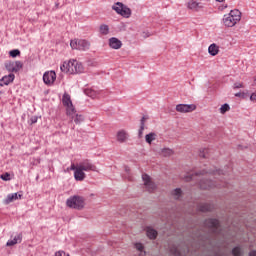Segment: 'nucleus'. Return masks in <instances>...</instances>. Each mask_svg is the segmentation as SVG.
Masks as SVG:
<instances>
[{"label":"nucleus","mask_w":256,"mask_h":256,"mask_svg":"<svg viewBox=\"0 0 256 256\" xmlns=\"http://www.w3.org/2000/svg\"><path fill=\"white\" fill-rule=\"evenodd\" d=\"M62 104L66 109L67 117L73 119V115H75V106L73 105V101L71 100V95L64 93L62 96Z\"/></svg>","instance_id":"obj_1"},{"label":"nucleus","mask_w":256,"mask_h":256,"mask_svg":"<svg viewBox=\"0 0 256 256\" xmlns=\"http://www.w3.org/2000/svg\"><path fill=\"white\" fill-rule=\"evenodd\" d=\"M66 205L70 209H83L85 207V199L81 196H73L66 201Z\"/></svg>","instance_id":"obj_2"},{"label":"nucleus","mask_w":256,"mask_h":256,"mask_svg":"<svg viewBox=\"0 0 256 256\" xmlns=\"http://www.w3.org/2000/svg\"><path fill=\"white\" fill-rule=\"evenodd\" d=\"M60 69L62 73H66L67 75H75L85 71V67H83V65H61Z\"/></svg>","instance_id":"obj_3"},{"label":"nucleus","mask_w":256,"mask_h":256,"mask_svg":"<svg viewBox=\"0 0 256 256\" xmlns=\"http://www.w3.org/2000/svg\"><path fill=\"white\" fill-rule=\"evenodd\" d=\"M70 47L78 51H88L89 47H91V43L83 39H74L70 41Z\"/></svg>","instance_id":"obj_4"},{"label":"nucleus","mask_w":256,"mask_h":256,"mask_svg":"<svg viewBox=\"0 0 256 256\" xmlns=\"http://www.w3.org/2000/svg\"><path fill=\"white\" fill-rule=\"evenodd\" d=\"M113 11H116L118 15L129 19L131 17V9L121 2H117L116 6H112Z\"/></svg>","instance_id":"obj_5"},{"label":"nucleus","mask_w":256,"mask_h":256,"mask_svg":"<svg viewBox=\"0 0 256 256\" xmlns=\"http://www.w3.org/2000/svg\"><path fill=\"white\" fill-rule=\"evenodd\" d=\"M199 186L201 189H214V187L221 189V187H227V183L222 182L221 184L215 185L211 180L203 178L200 180Z\"/></svg>","instance_id":"obj_6"},{"label":"nucleus","mask_w":256,"mask_h":256,"mask_svg":"<svg viewBox=\"0 0 256 256\" xmlns=\"http://www.w3.org/2000/svg\"><path fill=\"white\" fill-rule=\"evenodd\" d=\"M142 179H143L146 191H148L149 193H153V191L157 189V185L153 183L149 175L143 174Z\"/></svg>","instance_id":"obj_7"},{"label":"nucleus","mask_w":256,"mask_h":256,"mask_svg":"<svg viewBox=\"0 0 256 256\" xmlns=\"http://www.w3.org/2000/svg\"><path fill=\"white\" fill-rule=\"evenodd\" d=\"M197 109L195 104H178L176 105V111L178 113H193Z\"/></svg>","instance_id":"obj_8"},{"label":"nucleus","mask_w":256,"mask_h":256,"mask_svg":"<svg viewBox=\"0 0 256 256\" xmlns=\"http://www.w3.org/2000/svg\"><path fill=\"white\" fill-rule=\"evenodd\" d=\"M205 225L209 229H212L213 233L219 234V231H221L219 226V220L217 219H208L206 220Z\"/></svg>","instance_id":"obj_9"},{"label":"nucleus","mask_w":256,"mask_h":256,"mask_svg":"<svg viewBox=\"0 0 256 256\" xmlns=\"http://www.w3.org/2000/svg\"><path fill=\"white\" fill-rule=\"evenodd\" d=\"M56 79H57V74H55V71H49L43 75V81L46 85H53Z\"/></svg>","instance_id":"obj_10"},{"label":"nucleus","mask_w":256,"mask_h":256,"mask_svg":"<svg viewBox=\"0 0 256 256\" xmlns=\"http://www.w3.org/2000/svg\"><path fill=\"white\" fill-rule=\"evenodd\" d=\"M78 168L82 171H97V166L93 165L89 160L79 163Z\"/></svg>","instance_id":"obj_11"},{"label":"nucleus","mask_w":256,"mask_h":256,"mask_svg":"<svg viewBox=\"0 0 256 256\" xmlns=\"http://www.w3.org/2000/svg\"><path fill=\"white\" fill-rule=\"evenodd\" d=\"M239 21L235 20L233 16H230L229 14L224 15L223 23L225 27H235Z\"/></svg>","instance_id":"obj_12"},{"label":"nucleus","mask_w":256,"mask_h":256,"mask_svg":"<svg viewBox=\"0 0 256 256\" xmlns=\"http://www.w3.org/2000/svg\"><path fill=\"white\" fill-rule=\"evenodd\" d=\"M15 81V74L10 73L9 75L3 76L0 80V87H3L5 85H9Z\"/></svg>","instance_id":"obj_13"},{"label":"nucleus","mask_w":256,"mask_h":256,"mask_svg":"<svg viewBox=\"0 0 256 256\" xmlns=\"http://www.w3.org/2000/svg\"><path fill=\"white\" fill-rule=\"evenodd\" d=\"M22 197H23V194H19V193L8 194L6 199L4 200V205H9V203H13V201H17Z\"/></svg>","instance_id":"obj_14"},{"label":"nucleus","mask_w":256,"mask_h":256,"mask_svg":"<svg viewBox=\"0 0 256 256\" xmlns=\"http://www.w3.org/2000/svg\"><path fill=\"white\" fill-rule=\"evenodd\" d=\"M108 43L111 49H121V47L123 46V43L121 42V40L115 37L110 38Z\"/></svg>","instance_id":"obj_15"},{"label":"nucleus","mask_w":256,"mask_h":256,"mask_svg":"<svg viewBox=\"0 0 256 256\" xmlns=\"http://www.w3.org/2000/svg\"><path fill=\"white\" fill-rule=\"evenodd\" d=\"M85 95H87L88 97H91V99H99V95H101V91H96L93 88H87L84 91Z\"/></svg>","instance_id":"obj_16"},{"label":"nucleus","mask_w":256,"mask_h":256,"mask_svg":"<svg viewBox=\"0 0 256 256\" xmlns=\"http://www.w3.org/2000/svg\"><path fill=\"white\" fill-rule=\"evenodd\" d=\"M129 137V134L125 130H120L116 134V139L119 143H125Z\"/></svg>","instance_id":"obj_17"},{"label":"nucleus","mask_w":256,"mask_h":256,"mask_svg":"<svg viewBox=\"0 0 256 256\" xmlns=\"http://www.w3.org/2000/svg\"><path fill=\"white\" fill-rule=\"evenodd\" d=\"M84 170L80 169L79 167L74 172V179L76 181H83L86 177Z\"/></svg>","instance_id":"obj_18"},{"label":"nucleus","mask_w":256,"mask_h":256,"mask_svg":"<svg viewBox=\"0 0 256 256\" xmlns=\"http://www.w3.org/2000/svg\"><path fill=\"white\" fill-rule=\"evenodd\" d=\"M202 8H203V6L201 5V3L196 2L195 0H190L188 2V9H192L194 11H199Z\"/></svg>","instance_id":"obj_19"},{"label":"nucleus","mask_w":256,"mask_h":256,"mask_svg":"<svg viewBox=\"0 0 256 256\" xmlns=\"http://www.w3.org/2000/svg\"><path fill=\"white\" fill-rule=\"evenodd\" d=\"M76 123V125H79V123H82L83 121V115L77 114V110H75V114L73 115V118H70L71 123Z\"/></svg>","instance_id":"obj_20"},{"label":"nucleus","mask_w":256,"mask_h":256,"mask_svg":"<svg viewBox=\"0 0 256 256\" xmlns=\"http://www.w3.org/2000/svg\"><path fill=\"white\" fill-rule=\"evenodd\" d=\"M208 52L212 55V57H215L219 53V46L217 44H211L208 47Z\"/></svg>","instance_id":"obj_21"},{"label":"nucleus","mask_w":256,"mask_h":256,"mask_svg":"<svg viewBox=\"0 0 256 256\" xmlns=\"http://www.w3.org/2000/svg\"><path fill=\"white\" fill-rule=\"evenodd\" d=\"M228 15L233 17L235 21H241V11L238 9L232 10Z\"/></svg>","instance_id":"obj_22"},{"label":"nucleus","mask_w":256,"mask_h":256,"mask_svg":"<svg viewBox=\"0 0 256 256\" xmlns=\"http://www.w3.org/2000/svg\"><path fill=\"white\" fill-rule=\"evenodd\" d=\"M149 119V116H143L141 119L140 129H139V137L143 136V131H145V122Z\"/></svg>","instance_id":"obj_23"},{"label":"nucleus","mask_w":256,"mask_h":256,"mask_svg":"<svg viewBox=\"0 0 256 256\" xmlns=\"http://www.w3.org/2000/svg\"><path fill=\"white\" fill-rule=\"evenodd\" d=\"M145 139L146 143H149V145H151V143H153V141L157 139V134L155 132H151L145 136Z\"/></svg>","instance_id":"obj_24"},{"label":"nucleus","mask_w":256,"mask_h":256,"mask_svg":"<svg viewBox=\"0 0 256 256\" xmlns=\"http://www.w3.org/2000/svg\"><path fill=\"white\" fill-rule=\"evenodd\" d=\"M222 171L221 170H212L210 172H205V170L202 171L200 174H196V177H199L200 175H213L214 177H217V175H221Z\"/></svg>","instance_id":"obj_25"},{"label":"nucleus","mask_w":256,"mask_h":256,"mask_svg":"<svg viewBox=\"0 0 256 256\" xmlns=\"http://www.w3.org/2000/svg\"><path fill=\"white\" fill-rule=\"evenodd\" d=\"M17 243H21V235H17L13 240H9L7 242V247H13V245H17Z\"/></svg>","instance_id":"obj_26"},{"label":"nucleus","mask_w":256,"mask_h":256,"mask_svg":"<svg viewBox=\"0 0 256 256\" xmlns=\"http://www.w3.org/2000/svg\"><path fill=\"white\" fill-rule=\"evenodd\" d=\"M100 35H109V25L101 24L99 27Z\"/></svg>","instance_id":"obj_27"},{"label":"nucleus","mask_w":256,"mask_h":256,"mask_svg":"<svg viewBox=\"0 0 256 256\" xmlns=\"http://www.w3.org/2000/svg\"><path fill=\"white\" fill-rule=\"evenodd\" d=\"M146 235L149 237V239H156L157 238V232L153 228H147Z\"/></svg>","instance_id":"obj_28"},{"label":"nucleus","mask_w":256,"mask_h":256,"mask_svg":"<svg viewBox=\"0 0 256 256\" xmlns=\"http://www.w3.org/2000/svg\"><path fill=\"white\" fill-rule=\"evenodd\" d=\"M6 69L7 71H11L12 73H19V71H21V65H7Z\"/></svg>","instance_id":"obj_29"},{"label":"nucleus","mask_w":256,"mask_h":256,"mask_svg":"<svg viewBox=\"0 0 256 256\" xmlns=\"http://www.w3.org/2000/svg\"><path fill=\"white\" fill-rule=\"evenodd\" d=\"M213 206L211 204H202L199 206V211L206 213V211H212Z\"/></svg>","instance_id":"obj_30"},{"label":"nucleus","mask_w":256,"mask_h":256,"mask_svg":"<svg viewBox=\"0 0 256 256\" xmlns=\"http://www.w3.org/2000/svg\"><path fill=\"white\" fill-rule=\"evenodd\" d=\"M135 249H137V251H140V254H139L140 256H145V252L143 251V249H145V248H144L143 244L136 243Z\"/></svg>","instance_id":"obj_31"},{"label":"nucleus","mask_w":256,"mask_h":256,"mask_svg":"<svg viewBox=\"0 0 256 256\" xmlns=\"http://www.w3.org/2000/svg\"><path fill=\"white\" fill-rule=\"evenodd\" d=\"M9 55L15 59V57H19L21 55V51L19 49H14L9 52Z\"/></svg>","instance_id":"obj_32"},{"label":"nucleus","mask_w":256,"mask_h":256,"mask_svg":"<svg viewBox=\"0 0 256 256\" xmlns=\"http://www.w3.org/2000/svg\"><path fill=\"white\" fill-rule=\"evenodd\" d=\"M63 65H83V63L79 62L77 59H70L68 63L64 62Z\"/></svg>","instance_id":"obj_33"},{"label":"nucleus","mask_w":256,"mask_h":256,"mask_svg":"<svg viewBox=\"0 0 256 256\" xmlns=\"http://www.w3.org/2000/svg\"><path fill=\"white\" fill-rule=\"evenodd\" d=\"M231 109V107H229V104H223L221 107H220V113L222 115H225L227 113V111H229Z\"/></svg>","instance_id":"obj_34"},{"label":"nucleus","mask_w":256,"mask_h":256,"mask_svg":"<svg viewBox=\"0 0 256 256\" xmlns=\"http://www.w3.org/2000/svg\"><path fill=\"white\" fill-rule=\"evenodd\" d=\"M172 154H173V150H171L169 148H165L162 150V155L164 157H171Z\"/></svg>","instance_id":"obj_35"},{"label":"nucleus","mask_w":256,"mask_h":256,"mask_svg":"<svg viewBox=\"0 0 256 256\" xmlns=\"http://www.w3.org/2000/svg\"><path fill=\"white\" fill-rule=\"evenodd\" d=\"M172 195L174 197V199H179L182 195L181 189L176 188L173 192Z\"/></svg>","instance_id":"obj_36"},{"label":"nucleus","mask_w":256,"mask_h":256,"mask_svg":"<svg viewBox=\"0 0 256 256\" xmlns=\"http://www.w3.org/2000/svg\"><path fill=\"white\" fill-rule=\"evenodd\" d=\"M1 179L3 180V181H11V174H9V173H4V174H2L1 176Z\"/></svg>","instance_id":"obj_37"},{"label":"nucleus","mask_w":256,"mask_h":256,"mask_svg":"<svg viewBox=\"0 0 256 256\" xmlns=\"http://www.w3.org/2000/svg\"><path fill=\"white\" fill-rule=\"evenodd\" d=\"M232 255H234V256H241V248L235 247V248L232 250Z\"/></svg>","instance_id":"obj_38"},{"label":"nucleus","mask_w":256,"mask_h":256,"mask_svg":"<svg viewBox=\"0 0 256 256\" xmlns=\"http://www.w3.org/2000/svg\"><path fill=\"white\" fill-rule=\"evenodd\" d=\"M79 168V164L75 165V164H71L70 168H67L66 171H77V169Z\"/></svg>","instance_id":"obj_39"},{"label":"nucleus","mask_w":256,"mask_h":256,"mask_svg":"<svg viewBox=\"0 0 256 256\" xmlns=\"http://www.w3.org/2000/svg\"><path fill=\"white\" fill-rule=\"evenodd\" d=\"M171 253L172 255H175V256H181V252L177 248H172Z\"/></svg>","instance_id":"obj_40"},{"label":"nucleus","mask_w":256,"mask_h":256,"mask_svg":"<svg viewBox=\"0 0 256 256\" xmlns=\"http://www.w3.org/2000/svg\"><path fill=\"white\" fill-rule=\"evenodd\" d=\"M208 153H209V149H203V151L200 152V157L207 158Z\"/></svg>","instance_id":"obj_41"},{"label":"nucleus","mask_w":256,"mask_h":256,"mask_svg":"<svg viewBox=\"0 0 256 256\" xmlns=\"http://www.w3.org/2000/svg\"><path fill=\"white\" fill-rule=\"evenodd\" d=\"M55 256H69V254L65 253V251H58L55 253Z\"/></svg>","instance_id":"obj_42"},{"label":"nucleus","mask_w":256,"mask_h":256,"mask_svg":"<svg viewBox=\"0 0 256 256\" xmlns=\"http://www.w3.org/2000/svg\"><path fill=\"white\" fill-rule=\"evenodd\" d=\"M141 37H143V39H147V37H151V33H149V32H142Z\"/></svg>","instance_id":"obj_43"},{"label":"nucleus","mask_w":256,"mask_h":256,"mask_svg":"<svg viewBox=\"0 0 256 256\" xmlns=\"http://www.w3.org/2000/svg\"><path fill=\"white\" fill-rule=\"evenodd\" d=\"M185 181H193V179H195V176H193V174H190L189 176L184 178Z\"/></svg>","instance_id":"obj_44"},{"label":"nucleus","mask_w":256,"mask_h":256,"mask_svg":"<svg viewBox=\"0 0 256 256\" xmlns=\"http://www.w3.org/2000/svg\"><path fill=\"white\" fill-rule=\"evenodd\" d=\"M243 87V83H235L234 84V89H241Z\"/></svg>","instance_id":"obj_45"},{"label":"nucleus","mask_w":256,"mask_h":256,"mask_svg":"<svg viewBox=\"0 0 256 256\" xmlns=\"http://www.w3.org/2000/svg\"><path fill=\"white\" fill-rule=\"evenodd\" d=\"M250 101H254L256 103V92L251 94Z\"/></svg>","instance_id":"obj_46"},{"label":"nucleus","mask_w":256,"mask_h":256,"mask_svg":"<svg viewBox=\"0 0 256 256\" xmlns=\"http://www.w3.org/2000/svg\"><path fill=\"white\" fill-rule=\"evenodd\" d=\"M249 255H250V256H256V251H251V252L249 253Z\"/></svg>","instance_id":"obj_47"},{"label":"nucleus","mask_w":256,"mask_h":256,"mask_svg":"<svg viewBox=\"0 0 256 256\" xmlns=\"http://www.w3.org/2000/svg\"><path fill=\"white\" fill-rule=\"evenodd\" d=\"M236 95V97H241V93H237V94H235Z\"/></svg>","instance_id":"obj_48"},{"label":"nucleus","mask_w":256,"mask_h":256,"mask_svg":"<svg viewBox=\"0 0 256 256\" xmlns=\"http://www.w3.org/2000/svg\"><path fill=\"white\" fill-rule=\"evenodd\" d=\"M218 3H223L225 0H216Z\"/></svg>","instance_id":"obj_49"},{"label":"nucleus","mask_w":256,"mask_h":256,"mask_svg":"<svg viewBox=\"0 0 256 256\" xmlns=\"http://www.w3.org/2000/svg\"><path fill=\"white\" fill-rule=\"evenodd\" d=\"M16 65H21V62H16Z\"/></svg>","instance_id":"obj_50"}]
</instances>
